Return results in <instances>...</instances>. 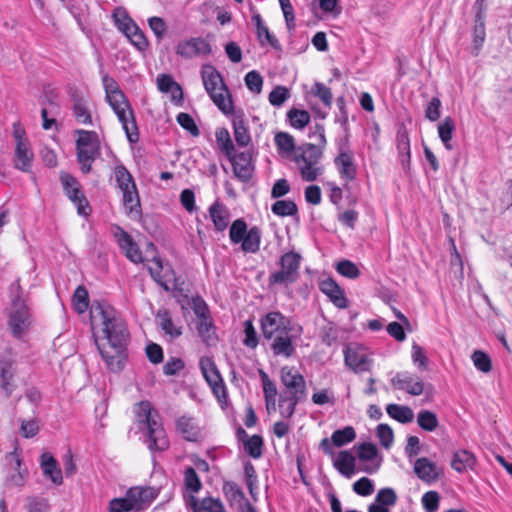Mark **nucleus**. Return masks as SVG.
<instances>
[{
	"instance_id": "0e129e2a",
	"label": "nucleus",
	"mask_w": 512,
	"mask_h": 512,
	"mask_svg": "<svg viewBox=\"0 0 512 512\" xmlns=\"http://www.w3.org/2000/svg\"><path fill=\"white\" fill-rule=\"evenodd\" d=\"M471 359L474 366L483 373H488L492 369L490 357L483 351L476 350L473 352Z\"/></svg>"
},
{
	"instance_id": "cd10ccee",
	"label": "nucleus",
	"mask_w": 512,
	"mask_h": 512,
	"mask_svg": "<svg viewBox=\"0 0 512 512\" xmlns=\"http://www.w3.org/2000/svg\"><path fill=\"white\" fill-rule=\"evenodd\" d=\"M271 340L272 343L270 347L274 356L290 358L294 355L295 346L293 344L290 332H284L283 334H280Z\"/></svg>"
},
{
	"instance_id": "4d7b16f0",
	"label": "nucleus",
	"mask_w": 512,
	"mask_h": 512,
	"mask_svg": "<svg viewBox=\"0 0 512 512\" xmlns=\"http://www.w3.org/2000/svg\"><path fill=\"white\" fill-rule=\"evenodd\" d=\"M26 512H49L50 505L47 499L39 496H29L25 499Z\"/></svg>"
},
{
	"instance_id": "2f4dec72",
	"label": "nucleus",
	"mask_w": 512,
	"mask_h": 512,
	"mask_svg": "<svg viewBox=\"0 0 512 512\" xmlns=\"http://www.w3.org/2000/svg\"><path fill=\"white\" fill-rule=\"evenodd\" d=\"M112 19L114 25L124 35H126L137 25L136 22L130 17L127 10L121 6L116 7L113 10Z\"/></svg>"
},
{
	"instance_id": "39448f33",
	"label": "nucleus",
	"mask_w": 512,
	"mask_h": 512,
	"mask_svg": "<svg viewBox=\"0 0 512 512\" xmlns=\"http://www.w3.org/2000/svg\"><path fill=\"white\" fill-rule=\"evenodd\" d=\"M322 155L323 149L312 143H304L297 147L293 160L304 181L312 182L322 175L324 168L319 163Z\"/></svg>"
},
{
	"instance_id": "b1692460",
	"label": "nucleus",
	"mask_w": 512,
	"mask_h": 512,
	"mask_svg": "<svg viewBox=\"0 0 512 512\" xmlns=\"http://www.w3.org/2000/svg\"><path fill=\"white\" fill-rule=\"evenodd\" d=\"M222 491L231 508L239 510L250 503L242 488L234 481H224Z\"/></svg>"
},
{
	"instance_id": "20e7f679",
	"label": "nucleus",
	"mask_w": 512,
	"mask_h": 512,
	"mask_svg": "<svg viewBox=\"0 0 512 512\" xmlns=\"http://www.w3.org/2000/svg\"><path fill=\"white\" fill-rule=\"evenodd\" d=\"M201 76L205 90L213 103L224 114H231L233 112V102L221 74L212 65H204Z\"/></svg>"
},
{
	"instance_id": "338daca9",
	"label": "nucleus",
	"mask_w": 512,
	"mask_h": 512,
	"mask_svg": "<svg viewBox=\"0 0 512 512\" xmlns=\"http://www.w3.org/2000/svg\"><path fill=\"white\" fill-rule=\"evenodd\" d=\"M247 88L255 93L259 94L263 87V78L259 72L252 70L245 75L244 78Z\"/></svg>"
},
{
	"instance_id": "864d4df0",
	"label": "nucleus",
	"mask_w": 512,
	"mask_h": 512,
	"mask_svg": "<svg viewBox=\"0 0 512 512\" xmlns=\"http://www.w3.org/2000/svg\"><path fill=\"white\" fill-rule=\"evenodd\" d=\"M245 452L252 458L258 459L262 456L263 439L259 435L247 438L243 444Z\"/></svg>"
},
{
	"instance_id": "e433bc0d",
	"label": "nucleus",
	"mask_w": 512,
	"mask_h": 512,
	"mask_svg": "<svg viewBox=\"0 0 512 512\" xmlns=\"http://www.w3.org/2000/svg\"><path fill=\"white\" fill-rule=\"evenodd\" d=\"M474 465L475 457L468 450H459L454 453L451 466L457 472L462 473L468 469H472Z\"/></svg>"
},
{
	"instance_id": "4be33fe9",
	"label": "nucleus",
	"mask_w": 512,
	"mask_h": 512,
	"mask_svg": "<svg viewBox=\"0 0 512 512\" xmlns=\"http://www.w3.org/2000/svg\"><path fill=\"white\" fill-rule=\"evenodd\" d=\"M319 289L323 292L331 302L340 309L348 306V300L344 290L332 279L326 278L319 283Z\"/></svg>"
},
{
	"instance_id": "37998d69",
	"label": "nucleus",
	"mask_w": 512,
	"mask_h": 512,
	"mask_svg": "<svg viewBox=\"0 0 512 512\" xmlns=\"http://www.w3.org/2000/svg\"><path fill=\"white\" fill-rule=\"evenodd\" d=\"M287 119L295 129H303L310 122V114L306 110L292 108L287 112Z\"/></svg>"
},
{
	"instance_id": "f8f14e48",
	"label": "nucleus",
	"mask_w": 512,
	"mask_h": 512,
	"mask_svg": "<svg viewBox=\"0 0 512 512\" xmlns=\"http://www.w3.org/2000/svg\"><path fill=\"white\" fill-rule=\"evenodd\" d=\"M60 181L66 196L77 207L78 214L82 216H88L90 214L89 203L80 189L78 180L67 172H61Z\"/></svg>"
},
{
	"instance_id": "a878e982",
	"label": "nucleus",
	"mask_w": 512,
	"mask_h": 512,
	"mask_svg": "<svg viewBox=\"0 0 512 512\" xmlns=\"http://www.w3.org/2000/svg\"><path fill=\"white\" fill-rule=\"evenodd\" d=\"M40 466L43 475L49 478L55 485H61L63 483L62 471L58 466L57 460L50 453H42Z\"/></svg>"
},
{
	"instance_id": "7ed1b4c3",
	"label": "nucleus",
	"mask_w": 512,
	"mask_h": 512,
	"mask_svg": "<svg viewBox=\"0 0 512 512\" xmlns=\"http://www.w3.org/2000/svg\"><path fill=\"white\" fill-rule=\"evenodd\" d=\"M280 378L286 388L279 398L280 414L284 418H291L297 404L306 398V382L296 369L288 366L281 368Z\"/></svg>"
},
{
	"instance_id": "6ab92c4d",
	"label": "nucleus",
	"mask_w": 512,
	"mask_h": 512,
	"mask_svg": "<svg viewBox=\"0 0 512 512\" xmlns=\"http://www.w3.org/2000/svg\"><path fill=\"white\" fill-rule=\"evenodd\" d=\"M127 496H129L134 511H138L150 506L157 498L158 490L153 487H132L128 489Z\"/></svg>"
},
{
	"instance_id": "4468645a",
	"label": "nucleus",
	"mask_w": 512,
	"mask_h": 512,
	"mask_svg": "<svg viewBox=\"0 0 512 512\" xmlns=\"http://www.w3.org/2000/svg\"><path fill=\"white\" fill-rule=\"evenodd\" d=\"M230 161L234 175L241 182H248L254 172V165L252 164V154L249 151L240 153L232 152L230 156H227Z\"/></svg>"
},
{
	"instance_id": "3c124183",
	"label": "nucleus",
	"mask_w": 512,
	"mask_h": 512,
	"mask_svg": "<svg viewBox=\"0 0 512 512\" xmlns=\"http://www.w3.org/2000/svg\"><path fill=\"white\" fill-rule=\"evenodd\" d=\"M0 377H1V380H2V388L6 391L7 395L9 396L12 392V389H11V380L13 378V372H12V365H13V361L8 359V360H3V359H0Z\"/></svg>"
},
{
	"instance_id": "c756f323",
	"label": "nucleus",
	"mask_w": 512,
	"mask_h": 512,
	"mask_svg": "<svg viewBox=\"0 0 512 512\" xmlns=\"http://www.w3.org/2000/svg\"><path fill=\"white\" fill-rule=\"evenodd\" d=\"M176 430L187 441H196L200 434V430L194 418L187 416H182L177 419Z\"/></svg>"
},
{
	"instance_id": "412c9836",
	"label": "nucleus",
	"mask_w": 512,
	"mask_h": 512,
	"mask_svg": "<svg viewBox=\"0 0 512 512\" xmlns=\"http://www.w3.org/2000/svg\"><path fill=\"white\" fill-rule=\"evenodd\" d=\"M115 237L118 245L130 261L134 263H141L143 261L142 253L138 245L126 231L118 227Z\"/></svg>"
},
{
	"instance_id": "13d9d810",
	"label": "nucleus",
	"mask_w": 512,
	"mask_h": 512,
	"mask_svg": "<svg viewBox=\"0 0 512 512\" xmlns=\"http://www.w3.org/2000/svg\"><path fill=\"white\" fill-rule=\"evenodd\" d=\"M185 488L191 493H197L202 488L201 480L193 467H187L184 472Z\"/></svg>"
},
{
	"instance_id": "f03ea898",
	"label": "nucleus",
	"mask_w": 512,
	"mask_h": 512,
	"mask_svg": "<svg viewBox=\"0 0 512 512\" xmlns=\"http://www.w3.org/2000/svg\"><path fill=\"white\" fill-rule=\"evenodd\" d=\"M136 422L139 429L145 434V443L151 452L165 451L169 447V440L160 421L158 412L149 401L139 402L135 409Z\"/></svg>"
},
{
	"instance_id": "bb28decb",
	"label": "nucleus",
	"mask_w": 512,
	"mask_h": 512,
	"mask_svg": "<svg viewBox=\"0 0 512 512\" xmlns=\"http://www.w3.org/2000/svg\"><path fill=\"white\" fill-rule=\"evenodd\" d=\"M396 146L402 168L408 172L410 170L411 163V150L409 135L405 128L398 129L396 136Z\"/></svg>"
},
{
	"instance_id": "680f3d73",
	"label": "nucleus",
	"mask_w": 512,
	"mask_h": 512,
	"mask_svg": "<svg viewBox=\"0 0 512 512\" xmlns=\"http://www.w3.org/2000/svg\"><path fill=\"white\" fill-rule=\"evenodd\" d=\"M289 98V89L281 85L276 86L268 96L270 104L274 107H281Z\"/></svg>"
},
{
	"instance_id": "f704fd0d",
	"label": "nucleus",
	"mask_w": 512,
	"mask_h": 512,
	"mask_svg": "<svg viewBox=\"0 0 512 512\" xmlns=\"http://www.w3.org/2000/svg\"><path fill=\"white\" fill-rule=\"evenodd\" d=\"M241 243V250L245 253H256L260 249L261 230L257 226L251 227L245 234Z\"/></svg>"
},
{
	"instance_id": "473e14b6",
	"label": "nucleus",
	"mask_w": 512,
	"mask_h": 512,
	"mask_svg": "<svg viewBox=\"0 0 512 512\" xmlns=\"http://www.w3.org/2000/svg\"><path fill=\"white\" fill-rule=\"evenodd\" d=\"M334 467L339 473L349 478L355 472V457L349 451H340L334 460Z\"/></svg>"
},
{
	"instance_id": "bf43d9fd",
	"label": "nucleus",
	"mask_w": 512,
	"mask_h": 512,
	"mask_svg": "<svg viewBox=\"0 0 512 512\" xmlns=\"http://www.w3.org/2000/svg\"><path fill=\"white\" fill-rule=\"evenodd\" d=\"M73 305L75 310L82 314L89 307L88 292L84 286H78L73 294Z\"/></svg>"
},
{
	"instance_id": "6e6552de",
	"label": "nucleus",
	"mask_w": 512,
	"mask_h": 512,
	"mask_svg": "<svg viewBox=\"0 0 512 512\" xmlns=\"http://www.w3.org/2000/svg\"><path fill=\"white\" fill-rule=\"evenodd\" d=\"M106 100L121 123L128 141L130 143H136L139 140L136 118L132 106L124 92L120 94L116 93V95L108 97Z\"/></svg>"
},
{
	"instance_id": "72a5a7b5",
	"label": "nucleus",
	"mask_w": 512,
	"mask_h": 512,
	"mask_svg": "<svg viewBox=\"0 0 512 512\" xmlns=\"http://www.w3.org/2000/svg\"><path fill=\"white\" fill-rule=\"evenodd\" d=\"M197 332L207 346L215 345L218 337L212 318H205L197 323Z\"/></svg>"
},
{
	"instance_id": "7c9ffc66",
	"label": "nucleus",
	"mask_w": 512,
	"mask_h": 512,
	"mask_svg": "<svg viewBox=\"0 0 512 512\" xmlns=\"http://www.w3.org/2000/svg\"><path fill=\"white\" fill-rule=\"evenodd\" d=\"M210 218L217 231H224L229 224V212L227 208L219 203H213L209 208Z\"/></svg>"
},
{
	"instance_id": "ea45409f",
	"label": "nucleus",
	"mask_w": 512,
	"mask_h": 512,
	"mask_svg": "<svg viewBox=\"0 0 512 512\" xmlns=\"http://www.w3.org/2000/svg\"><path fill=\"white\" fill-rule=\"evenodd\" d=\"M454 131H455V122L450 116L445 117L438 124L439 138L441 139L445 148L448 150L452 149L451 140H452Z\"/></svg>"
},
{
	"instance_id": "6e6d98bb",
	"label": "nucleus",
	"mask_w": 512,
	"mask_h": 512,
	"mask_svg": "<svg viewBox=\"0 0 512 512\" xmlns=\"http://www.w3.org/2000/svg\"><path fill=\"white\" fill-rule=\"evenodd\" d=\"M244 476H245V483L247 485L249 493L256 500L258 477H257L256 470L250 461H247L244 464Z\"/></svg>"
},
{
	"instance_id": "5fc2aeb1",
	"label": "nucleus",
	"mask_w": 512,
	"mask_h": 512,
	"mask_svg": "<svg viewBox=\"0 0 512 512\" xmlns=\"http://www.w3.org/2000/svg\"><path fill=\"white\" fill-rule=\"evenodd\" d=\"M164 267L162 264V261L159 258H154L152 260V264L148 267V270L152 276V278L160 284L162 287H164L166 290L169 289L167 282L169 279L167 278V271L162 274Z\"/></svg>"
},
{
	"instance_id": "ddd939ff",
	"label": "nucleus",
	"mask_w": 512,
	"mask_h": 512,
	"mask_svg": "<svg viewBox=\"0 0 512 512\" xmlns=\"http://www.w3.org/2000/svg\"><path fill=\"white\" fill-rule=\"evenodd\" d=\"M261 330L264 338L270 340L284 332H290V320L280 312H270L262 318Z\"/></svg>"
},
{
	"instance_id": "c9c22d12",
	"label": "nucleus",
	"mask_w": 512,
	"mask_h": 512,
	"mask_svg": "<svg viewBox=\"0 0 512 512\" xmlns=\"http://www.w3.org/2000/svg\"><path fill=\"white\" fill-rule=\"evenodd\" d=\"M233 134L236 143L240 147H247L251 142V135L242 116L233 119Z\"/></svg>"
},
{
	"instance_id": "774afa93",
	"label": "nucleus",
	"mask_w": 512,
	"mask_h": 512,
	"mask_svg": "<svg viewBox=\"0 0 512 512\" xmlns=\"http://www.w3.org/2000/svg\"><path fill=\"white\" fill-rule=\"evenodd\" d=\"M108 511L109 512H130V511H134L133 505L131 504L129 496H127V493L125 494V497L112 499L109 502Z\"/></svg>"
},
{
	"instance_id": "f257e3e1",
	"label": "nucleus",
	"mask_w": 512,
	"mask_h": 512,
	"mask_svg": "<svg viewBox=\"0 0 512 512\" xmlns=\"http://www.w3.org/2000/svg\"><path fill=\"white\" fill-rule=\"evenodd\" d=\"M95 343L107 368L120 372L127 359L129 331L121 315L108 303L96 302L90 308Z\"/></svg>"
},
{
	"instance_id": "8fccbe9b",
	"label": "nucleus",
	"mask_w": 512,
	"mask_h": 512,
	"mask_svg": "<svg viewBox=\"0 0 512 512\" xmlns=\"http://www.w3.org/2000/svg\"><path fill=\"white\" fill-rule=\"evenodd\" d=\"M215 136L219 149L225 154L226 157L230 156L232 152H235V147L227 129H218L215 133Z\"/></svg>"
},
{
	"instance_id": "0eeeda50",
	"label": "nucleus",
	"mask_w": 512,
	"mask_h": 512,
	"mask_svg": "<svg viewBox=\"0 0 512 512\" xmlns=\"http://www.w3.org/2000/svg\"><path fill=\"white\" fill-rule=\"evenodd\" d=\"M78 138L75 141L76 157L80 170L88 174L92 170L93 162L101 155V144L95 131L78 129L75 131Z\"/></svg>"
},
{
	"instance_id": "79ce46f5",
	"label": "nucleus",
	"mask_w": 512,
	"mask_h": 512,
	"mask_svg": "<svg viewBox=\"0 0 512 512\" xmlns=\"http://www.w3.org/2000/svg\"><path fill=\"white\" fill-rule=\"evenodd\" d=\"M200 368L208 384H216L222 379L214 361L211 358H201Z\"/></svg>"
},
{
	"instance_id": "393cba45",
	"label": "nucleus",
	"mask_w": 512,
	"mask_h": 512,
	"mask_svg": "<svg viewBox=\"0 0 512 512\" xmlns=\"http://www.w3.org/2000/svg\"><path fill=\"white\" fill-rule=\"evenodd\" d=\"M414 473L419 479L428 484L435 482L440 476L436 464L426 457L418 458L415 461Z\"/></svg>"
},
{
	"instance_id": "1a4fd4ad",
	"label": "nucleus",
	"mask_w": 512,
	"mask_h": 512,
	"mask_svg": "<svg viewBox=\"0 0 512 512\" xmlns=\"http://www.w3.org/2000/svg\"><path fill=\"white\" fill-rule=\"evenodd\" d=\"M6 477L4 487L20 491L27 483L29 471L23 464L18 446L5 455Z\"/></svg>"
},
{
	"instance_id": "9b49d317",
	"label": "nucleus",
	"mask_w": 512,
	"mask_h": 512,
	"mask_svg": "<svg viewBox=\"0 0 512 512\" xmlns=\"http://www.w3.org/2000/svg\"><path fill=\"white\" fill-rule=\"evenodd\" d=\"M279 271L273 272L269 276L270 284H292L299 277L300 255L294 252H288L280 258Z\"/></svg>"
},
{
	"instance_id": "c03bdc74",
	"label": "nucleus",
	"mask_w": 512,
	"mask_h": 512,
	"mask_svg": "<svg viewBox=\"0 0 512 512\" xmlns=\"http://www.w3.org/2000/svg\"><path fill=\"white\" fill-rule=\"evenodd\" d=\"M157 318L159 319V325L161 329L165 332V334L169 335L171 339L177 338L182 334L181 328L177 327L173 323L167 311L158 312Z\"/></svg>"
},
{
	"instance_id": "603ef678",
	"label": "nucleus",
	"mask_w": 512,
	"mask_h": 512,
	"mask_svg": "<svg viewBox=\"0 0 512 512\" xmlns=\"http://www.w3.org/2000/svg\"><path fill=\"white\" fill-rule=\"evenodd\" d=\"M130 43L139 51H145L149 47V42L144 32L136 25L125 35Z\"/></svg>"
},
{
	"instance_id": "e2e57ef3",
	"label": "nucleus",
	"mask_w": 512,
	"mask_h": 512,
	"mask_svg": "<svg viewBox=\"0 0 512 512\" xmlns=\"http://www.w3.org/2000/svg\"><path fill=\"white\" fill-rule=\"evenodd\" d=\"M375 502L389 509L396 504L397 494L392 488H382L378 491Z\"/></svg>"
},
{
	"instance_id": "aec40b11",
	"label": "nucleus",
	"mask_w": 512,
	"mask_h": 512,
	"mask_svg": "<svg viewBox=\"0 0 512 512\" xmlns=\"http://www.w3.org/2000/svg\"><path fill=\"white\" fill-rule=\"evenodd\" d=\"M34 154L30 142H19L15 144L13 164L14 168L25 173L32 172Z\"/></svg>"
},
{
	"instance_id": "49530a36",
	"label": "nucleus",
	"mask_w": 512,
	"mask_h": 512,
	"mask_svg": "<svg viewBox=\"0 0 512 512\" xmlns=\"http://www.w3.org/2000/svg\"><path fill=\"white\" fill-rule=\"evenodd\" d=\"M117 185L121 191L134 188L136 186L132 175L124 165H117L114 170Z\"/></svg>"
},
{
	"instance_id": "f3484780",
	"label": "nucleus",
	"mask_w": 512,
	"mask_h": 512,
	"mask_svg": "<svg viewBox=\"0 0 512 512\" xmlns=\"http://www.w3.org/2000/svg\"><path fill=\"white\" fill-rule=\"evenodd\" d=\"M345 364L354 372H365L371 368L372 360L363 348L348 346L344 350Z\"/></svg>"
},
{
	"instance_id": "a19ab883",
	"label": "nucleus",
	"mask_w": 512,
	"mask_h": 512,
	"mask_svg": "<svg viewBox=\"0 0 512 512\" xmlns=\"http://www.w3.org/2000/svg\"><path fill=\"white\" fill-rule=\"evenodd\" d=\"M274 141L279 153L290 156L297 150L293 136L287 132H278Z\"/></svg>"
},
{
	"instance_id": "58836bf2",
	"label": "nucleus",
	"mask_w": 512,
	"mask_h": 512,
	"mask_svg": "<svg viewBox=\"0 0 512 512\" xmlns=\"http://www.w3.org/2000/svg\"><path fill=\"white\" fill-rule=\"evenodd\" d=\"M386 412L391 418L403 424L410 423L414 419L413 410L408 406L389 404Z\"/></svg>"
},
{
	"instance_id": "052dcab7",
	"label": "nucleus",
	"mask_w": 512,
	"mask_h": 512,
	"mask_svg": "<svg viewBox=\"0 0 512 512\" xmlns=\"http://www.w3.org/2000/svg\"><path fill=\"white\" fill-rule=\"evenodd\" d=\"M248 232V227L246 222L243 219L235 220L230 226L229 230V238L232 244H239L245 234Z\"/></svg>"
},
{
	"instance_id": "de8ad7c7",
	"label": "nucleus",
	"mask_w": 512,
	"mask_h": 512,
	"mask_svg": "<svg viewBox=\"0 0 512 512\" xmlns=\"http://www.w3.org/2000/svg\"><path fill=\"white\" fill-rule=\"evenodd\" d=\"M417 423L422 430L428 432L434 431L439 425L436 414L429 410H421L418 413Z\"/></svg>"
},
{
	"instance_id": "a211bd4d",
	"label": "nucleus",
	"mask_w": 512,
	"mask_h": 512,
	"mask_svg": "<svg viewBox=\"0 0 512 512\" xmlns=\"http://www.w3.org/2000/svg\"><path fill=\"white\" fill-rule=\"evenodd\" d=\"M391 383L396 389L406 391L413 396H419L424 391L422 380L409 372L397 373L391 379Z\"/></svg>"
},
{
	"instance_id": "423d86ee",
	"label": "nucleus",
	"mask_w": 512,
	"mask_h": 512,
	"mask_svg": "<svg viewBox=\"0 0 512 512\" xmlns=\"http://www.w3.org/2000/svg\"><path fill=\"white\" fill-rule=\"evenodd\" d=\"M11 308L8 315V324L12 334L16 338H21L29 329L32 320L29 307L21 295L19 282H14L10 286Z\"/></svg>"
},
{
	"instance_id": "09e8293b",
	"label": "nucleus",
	"mask_w": 512,
	"mask_h": 512,
	"mask_svg": "<svg viewBox=\"0 0 512 512\" xmlns=\"http://www.w3.org/2000/svg\"><path fill=\"white\" fill-rule=\"evenodd\" d=\"M356 437V432L353 427L346 426L343 429L336 430L332 433L331 441L333 445L341 447L347 443L352 442Z\"/></svg>"
},
{
	"instance_id": "5701e85b",
	"label": "nucleus",
	"mask_w": 512,
	"mask_h": 512,
	"mask_svg": "<svg viewBox=\"0 0 512 512\" xmlns=\"http://www.w3.org/2000/svg\"><path fill=\"white\" fill-rule=\"evenodd\" d=\"M72 111L76 121L84 125H92L89 101L81 93L75 91L71 95Z\"/></svg>"
},
{
	"instance_id": "69168bd1",
	"label": "nucleus",
	"mask_w": 512,
	"mask_h": 512,
	"mask_svg": "<svg viewBox=\"0 0 512 512\" xmlns=\"http://www.w3.org/2000/svg\"><path fill=\"white\" fill-rule=\"evenodd\" d=\"M148 25L158 41H161L166 36L168 26L163 18L158 16L150 17Z\"/></svg>"
},
{
	"instance_id": "2eb2a0df",
	"label": "nucleus",
	"mask_w": 512,
	"mask_h": 512,
	"mask_svg": "<svg viewBox=\"0 0 512 512\" xmlns=\"http://www.w3.org/2000/svg\"><path fill=\"white\" fill-rule=\"evenodd\" d=\"M211 52V45L201 37L180 41L176 46V54L185 59L209 55Z\"/></svg>"
},
{
	"instance_id": "4c0bfd02",
	"label": "nucleus",
	"mask_w": 512,
	"mask_h": 512,
	"mask_svg": "<svg viewBox=\"0 0 512 512\" xmlns=\"http://www.w3.org/2000/svg\"><path fill=\"white\" fill-rule=\"evenodd\" d=\"M123 194V205L128 215L139 216L140 215V199L138 196L137 188L127 189L122 191Z\"/></svg>"
},
{
	"instance_id": "a18cd8bd",
	"label": "nucleus",
	"mask_w": 512,
	"mask_h": 512,
	"mask_svg": "<svg viewBox=\"0 0 512 512\" xmlns=\"http://www.w3.org/2000/svg\"><path fill=\"white\" fill-rule=\"evenodd\" d=\"M273 214L279 217L294 216L298 212L297 205L292 200H277L271 207Z\"/></svg>"
},
{
	"instance_id": "c85d7f7f",
	"label": "nucleus",
	"mask_w": 512,
	"mask_h": 512,
	"mask_svg": "<svg viewBox=\"0 0 512 512\" xmlns=\"http://www.w3.org/2000/svg\"><path fill=\"white\" fill-rule=\"evenodd\" d=\"M157 87L163 93H171L172 101L180 103L183 100V91L173 77L169 74H161L157 77Z\"/></svg>"
},
{
	"instance_id": "dca6fc26",
	"label": "nucleus",
	"mask_w": 512,
	"mask_h": 512,
	"mask_svg": "<svg viewBox=\"0 0 512 512\" xmlns=\"http://www.w3.org/2000/svg\"><path fill=\"white\" fill-rule=\"evenodd\" d=\"M485 0H476L474 4L475 8V25L473 29V55L477 56L480 49L483 46L486 37L485 31V16L486 7L484 5Z\"/></svg>"
},
{
	"instance_id": "9d476101",
	"label": "nucleus",
	"mask_w": 512,
	"mask_h": 512,
	"mask_svg": "<svg viewBox=\"0 0 512 512\" xmlns=\"http://www.w3.org/2000/svg\"><path fill=\"white\" fill-rule=\"evenodd\" d=\"M336 145L338 154L334 158V164L341 179L351 182L356 178L357 165L355 163L354 152L350 148L348 135L338 139Z\"/></svg>"
}]
</instances>
